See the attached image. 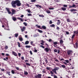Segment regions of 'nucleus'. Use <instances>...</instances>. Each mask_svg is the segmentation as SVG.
<instances>
[{"label":"nucleus","instance_id":"nucleus-51","mask_svg":"<svg viewBox=\"0 0 78 78\" xmlns=\"http://www.w3.org/2000/svg\"><path fill=\"white\" fill-rule=\"evenodd\" d=\"M16 70H19V68L18 67H16Z\"/></svg>","mask_w":78,"mask_h":78},{"label":"nucleus","instance_id":"nucleus-52","mask_svg":"<svg viewBox=\"0 0 78 78\" xmlns=\"http://www.w3.org/2000/svg\"><path fill=\"white\" fill-rule=\"evenodd\" d=\"M66 62H67V63H69V61L68 60H65Z\"/></svg>","mask_w":78,"mask_h":78},{"label":"nucleus","instance_id":"nucleus-1","mask_svg":"<svg viewBox=\"0 0 78 78\" xmlns=\"http://www.w3.org/2000/svg\"><path fill=\"white\" fill-rule=\"evenodd\" d=\"M16 5L17 6H20L21 5V3H20V2L19 0H16V1L13 0L11 2V5L13 8H16Z\"/></svg>","mask_w":78,"mask_h":78},{"label":"nucleus","instance_id":"nucleus-37","mask_svg":"<svg viewBox=\"0 0 78 78\" xmlns=\"http://www.w3.org/2000/svg\"><path fill=\"white\" fill-rule=\"evenodd\" d=\"M23 24H24L25 26H27V23L25 22H24Z\"/></svg>","mask_w":78,"mask_h":78},{"label":"nucleus","instance_id":"nucleus-35","mask_svg":"<svg viewBox=\"0 0 78 78\" xmlns=\"http://www.w3.org/2000/svg\"><path fill=\"white\" fill-rule=\"evenodd\" d=\"M26 64L27 65V66H31V65H30V64L28 63H26Z\"/></svg>","mask_w":78,"mask_h":78},{"label":"nucleus","instance_id":"nucleus-23","mask_svg":"<svg viewBox=\"0 0 78 78\" xmlns=\"http://www.w3.org/2000/svg\"><path fill=\"white\" fill-rule=\"evenodd\" d=\"M19 40L20 41H23V38L22 37L19 38Z\"/></svg>","mask_w":78,"mask_h":78},{"label":"nucleus","instance_id":"nucleus-10","mask_svg":"<svg viewBox=\"0 0 78 78\" xmlns=\"http://www.w3.org/2000/svg\"><path fill=\"white\" fill-rule=\"evenodd\" d=\"M12 53L14 55V56H17V54L15 51H12Z\"/></svg>","mask_w":78,"mask_h":78},{"label":"nucleus","instance_id":"nucleus-12","mask_svg":"<svg viewBox=\"0 0 78 78\" xmlns=\"http://www.w3.org/2000/svg\"><path fill=\"white\" fill-rule=\"evenodd\" d=\"M58 22L57 23V25H60V23H61V21L59 20H57Z\"/></svg>","mask_w":78,"mask_h":78},{"label":"nucleus","instance_id":"nucleus-62","mask_svg":"<svg viewBox=\"0 0 78 78\" xmlns=\"http://www.w3.org/2000/svg\"><path fill=\"white\" fill-rule=\"evenodd\" d=\"M46 69H47V70H50V68L48 67H47L46 68Z\"/></svg>","mask_w":78,"mask_h":78},{"label":"nucleus","instance_id":"nucleus-3","mask_svg":"<svg viewBox=\"0 0 78 78\" xmlns=\"http://www.w3.org/2000/svg\"><path fill=\"white\" fill-rule=\"evenodd\" d=\"M36 78H41V76H42V75L41 74H38L37 75H36L35 76Z\"/></svg>","mask_w":78,"mask_h":78},{"label":"nucleus","instance_id":"nucleus-40","mask_svg":"<svg viewBox=\"0 0 78 78\" xmlns=\"http://www.w3.org/2000/svg\"><path fill=\"white\" fill-rule=\"evenodd\" d=\"M31 2H35L36 1V0H31Z\"/></svg>","mask_w":78,"mask_h":78},{"label":"nucleus","instance_id":"nucleus-21","mask_svg":"<svg viewBox=\"0 0 78 78\" xmlns=\"http://www.w3.org/2000/svg\"><path fill=\"white\" fill-rule=\"evenodd\" d=\"M62 9L63 11H66V8L64 7H62Z\"/></svg>","mask_w":78,"mask_h":78},{"label":"nucleus","instance_id":"nucleus-56","mask_svg":"<svg viewBox=\"0 0 78 78\" xmlns=\"http://www.w3.org/2000/svg\"><path fill=\"white\" fill-rule=\"evenodd\" d=\"M30 44H31V45H32L33 44V41H31L30 42Z\"/></svg>","mask_w":78,"mask_h":78},{"label":"nucleus","instance_id":"nucleus-64","mask_svg":"<svg viewBox=\"0 0 78 78\" xmlns=\"http://www.w3.org/2000/svg\"><path fill=\"white\" fill-rule=\"evenodd\" d=\"M45 62H46V63H47L48 62L47 61V59H46L45 60Z\"/></svg>","mask_w":78,"mask_h":78},{"label":"nucleus","instance_id":"nucleus-16","mask_svg":"<svg viewBox=\"0 0 78 78\" xmlns=\"http://www.w3.org/2000/svg\"><path fill=\"white\" fill-rule=\"evenodd\" d=\"M12 19H13V21H16V20H17V19H16V18L13 17H12Z\"/></svg>","mask_w":78,"mask_h":78},{"label":"nucleus","instance_id":"nucleus-53","mask_svg":"<svg viewBox=\"0 0 78 78\" xmlns=\"http://www.w3.org/2000/svg\"><path fill=\"white\" fill-rule=\"evenodd\" d=\"M27 12H29V13H30V12H31V11H30V10H27Z\"/></svg>","mask_w":78,"mask_h":78},{"label":"nucleus","instance_id":"nucleus-32","mask_svg":"<svg viewBox=\"0 0 78 78\" xmlns=\"http://www.w3.org/2000/svg\"><path fill=\"white\" fill-rule=\"evenodd\" d=\"M11 72L12 74H14L15 73V72L14 71V70H12L11 71Z\"/></svg>","mask_w":78,"mask_h":78},{"label":"nucleus","instance_id":"nucleus-18","mask_svg":"<svg viewBox=\"0 0 78 78\" xmlns=\"http://www.w3.org/2000/svg\"><path fill=\"white\" fill-rule=\"evenodd\" d=\"M29 44V41H26L25 42V44L26 45H27Z\"/></svg>","mask_w":78,"mask_h":78},{"label":"nucleus","instance_id":"nucleus-38","mask_svg":"<svg viewBox=\"0 0 78 78\" xmlns=\"http://www.w3.org/2000/svg\"><path fill=\"white\" fill-rule=\"evenodd\" d=\"M66 21L67 22H70V20L69 19H67L66 20Z\"/></svg>","mask_w":78,"mask_h":78},{"label":"nucleus","instance_id":"nucleus-25","mask_svg":"<svg viewBox=\"0 0 78 78\" xmlns=\"http://www.w3.org/2000/svg\"><path fill=\"white\" fill-rule=\"evenodd\" d=\"M61 66L62 68H65L66 67V66L64 65H61Z\"/></svg>","mask_w":78,"mask_h":78},{"label":"nucleus","instance_id":"nucleus-9","mask_svg":"<svg viewBox=\"0 0 78 78\" xmlns=\"http://www.w3.org/2000/svg\"><path fill=\"white\" fill-rule=\"evenodd\" d=\"M17 19L19 20H20L21 22H23V20L22 18H21L20 17H18L17 18Z\"/></svg>","mask_w":78,"mask_h":78},{"label":"nucleus","instance_id":"nucleus-34","mask_svg":"<svg viewBox=\"0 0 78 78\" xmlns=\"http://www.w3.org/2000/svg\"><path fill=\"white\" fill-rule=\"evenodd\" d=\"M48 41L49 42H53V40L51 39H49L48 40Z\"/></svg>","mask_w":78,"mask_h":78},{"label":"nucleus","instance_id":"nucleus-11","mask_svg":"<svg viewBox=\"0 0 78 78\" xmlns=\"http://www.w3.org/2000/svg\"><path fill=\"white\" fill-rule=\"evenodd\" d=\"M25 27H23V28L21 29V30L22 31V32H23V31H25Z\"/></svg>","mask_w":78,"mask_h":78},{"label":"nucleus","instance_id":"nucleus-24","mask_svg":"<svg viewBox=\"0 0 78 78\" xmlns=\"http://www.w3.org/2000/svg\"><path fill=\"white\" fill-rule=\"evenodd\" d=\"M46 12L48 14H50V13H51L50 11L49 10H47Z\"/></svg>","mask_w":78,"mask_h":78},{"label":"nucleus","instance_id":"nucleus-50","mask_svg":"<svg viewBox=\"0 0 78 78\" xmlns=\"http://www.w3.org/2000/svg\"><path fill=\"white\" fill-rule=\"evenodd\" d=\"M75 6H76V5L75 4H73V8H75Z\"/></svg>","mask_w":78,"mask_h":78},{"label":"nucleus","instance_id":"nucleus-30","mask_svg":"<svg viewBox=\"0 0 78 78\" xmlns=\"http://www.w3.org/2000/svg\"><path fill=\"white\" fill-rule=\"evenodd\" d=\"M54 69L55 70H59V68L58 67H55Z\"/></svg>","mask_w":78,"mask_h":78},{"label":"nucleus","instance_id":"nucleus-31","mask_svg":"<svg viewBox=\"0 0 78 78\" xmlns=\"http://www.w3.org/2000/svg\"><path fill=\"white\" fill-rule=\"evenodd\" d=\"M39 16L40 17H44V15H39Z\"/></svg>","mask_w":78,"mask_h":78},{"label":"nucleus","instance_id":"nucleus-48","mask_svg":"<svg viewBox=\"0 0 78 78\" xmlns=\"http://www.w3.org/2000/svg\"><path fill=\"white\" fill-rule=\"evenodd\" d=\"M8 46H6L5 47V49H8Z\"/></svg>","mask_w":78,"mask_h":78},{"label":"nucleus","instance_id":"nucleus-7","mask_svg":"<svg viewBox=\"0 0 78 78\" xmlns=\"http://www.w3.org/2000/svg\"><path fill=\"white\" fill-rule=\"evenodd\" d=\"M5 9L6 10L7 12H8L9 14H11V12L10 11V9H9V8H5Z\"/></svg>","mask_w":78,"mask_h":78},{"label":"nucleus","instance_id":"nucleus-61","mask_svg":"<svg viewBox=\"0 0 78 78\" xmlns=\"http://www.w3.org/2000/svg\"><path fill=\"white\" fill-rule=\"evenodd\" d=\"M6 55L7 56H9V55L8 54H6Z\"/></svg>","mask_w":78,"mask_h":78},{"label":"nucleus","instance_id":"nucleus-15","mask_svg":"<svg viewBox=\"0 0 78 78\" xmlns=\"http://www.w3.org/2000/svg\"><path fill=\"white\" fill-rule=\"evenodd\" d=\"M42 28H43V29H44V30H46L47 28V27H45V26H42Z\"/></svg>","mask_w":78,"mask_h":78},{"label":"nucleus","instance_id":"nucleus-49","mask_svg":"<svg viewBox=\"0 0 78 78\" xmlns=\"http://www.w3.org/2000/svg\"><path fill=\"white\" fill-rule=\"evenodd\" d=\"M34 52L36 53V52H37V50L36 49H35Z\"/></svg>","mask_w":78,"mask_h":78},{"label":"nucleus","instance_id":"nucleus-44","mask_svg":"<svg viewBox=\"0 0 78 78\" xmlns=\"http://www.w3.org/2000/svg\"><path fill=\"white\" fill-rule=\"evenodd\" d=\"M40 47H42V48H45V47L43 45H40Z\"/></svg>","mask_w":78,"mask_h":78},{"label":"nucleus","instance_id":"nucleus-39","mask_svg":"<svg viewBox=\"0 0 78 78\" xmlns=\"http://www.w3.org/2000/svg\"><path fill=\"white\" fill-rule=\"evenodd\" d=\"M60 42L61 44H62V43H63V41H62V40H60Z\"/></svg>","mask_w":78,"mask_h":78},{"label":"nucleus","instance_id":"nucleus-19","mask_svg":"<svg viewBox=\"0 0 78 78\" xmlns=\"http://www.w3.org/2000/svg\"><path fill=\"white\" fill-rule=\"evenodd\" d=\"M17 44H18V45L19 47H20V42H18Z\"/></svg>","mask_w":78,"mask_h":78},{"label":"nucleus","instance_id":"nucleus-28","mask_svg":"<svg viewBox=\"0 0 78 78\" xmlns=\"http://www.w3.org/2000/svg\"><path fill=\"white\" fill-rule=\"evenodd\" d=\"M28 73L27 72L25 71L24 72V75H28Z\"/></svg>","mask_w":78,"mask_h":78},{"label":"nucleus","instance_id":"nucleus-57","mask_svg":"<svg viewBox=\"0 0 78 78\" xmlns=\"http://www.w3.org/2000/svg\"><path fill=\"white\" fill-rule=\"evenodd\" d=\"M50 73H51V74H54V73L52 71H51Z\"/></svg>","mask_w":78,"mask_h":78},{"label":"nucleus","instance_id":"nucleus-43","mask_svg":"<svg viewBox=\"0 0 78 78\" xmlns=\"http://www.w3.org/2000/svg\"><path fill=\"white\" fill-rule=\"evenodd\" d=\"M28 16H32V14L31 13H29L28 14Z\"/></svg>","mask_w":78,"mask_h":78},{"label":"nucleus","instance_id":"nucleus-20","mask_svg":"<svg viewBox=\"0 0 78 78\" xmlns=\"http://www.w3.org/2000/svg\"><path fill=\"white\" fill-rule=\"evenodd\" d=\"M25 47L26 48H31V46L30 45H26Z\"/></svg>","mask_w":78,"mask_h":78},{"label":"nucleus","instance_id":"nucleus-17","mask_svg":"<svg viewBox=\"0 0 78 78\" xmlns=\"http://www.w3.org/2000/svg\"><path fill=\"white\" fill-rule=\"evenodd\" d=\"M52 71H53V72L54 73H56V74L57 73H56V70L55 69H53L52 70Z\"/></svg>","mask_w":78,"mask_h":78},{"label":"nucleus","instance_id":"nucleus-45","mask_svg":"<svg viewBox=\"0 0 78 78\" xmlns=\"http://www.w3.org/2000/svg\"><path fill=\"white\" fill-rule=\"evenodd\" d=\"M30 55H33V53L32 52V51H30Z\"/></svg>","mask_w":78,"mask_h":78},{"label":"nucleus","instance_id":"nucleus-55","mask_svg":"<svg viewBox=\"0 0 78 78\" xmlns=\"http://www.w3.org/2000/svg\"><path fill=\"white\" fill-rule=\"evenodd\" d=\"M54 9V8H49V9L51 10V9Z\"/></svg>","mask_w":78,"mask_h":78},{"label":"nucleus","instance_id":"nucleus-8","mask_svg":"<svg viewBox=\"0 0 78 78\" xmlns=\"http://www.w3.org/2000/svg\"><path fill=\"white\" fill-rule=\"evenodd\" d=\"M68 55H69L71 54V53H72V51L71 50H69L67 52Z\"/></svg>","mask_w":78,"mask_h":78},{"label":"nucleus","instance_id":"nucleus-14","mask_svg":"<svg viewBox=\"0 0 78 78\" xmlns=\"http://www.w3.org/2000/svg\"><path fill=\"white\" fill-rule=\"evenodd\" d=\"M36 27H37L38 28L41 29V30H42V28L41 27V26H38V25L37 24L36 25Z\"/></svg>","mask_w":78,"mask_h":78},{"label":"nucleus","instance_id":"nucleus-13","mask_svg":"<svg viewBox=\"0 0 78 78\" xmlns=\"http://www.w3.org/2000/svg\"><path fill=\"white\" fill-rule=\"evenodd\" d=\"M12 14H15V12H16V11L14 9H12Z\"/></svg>","mask_w":78,"mask_h":78},{"label":"nucleus","instance_id":"nucleus-4","mask_svg":"<svg viewBox=\"0 0 78 78\" xmlns=\"http://www.w3.org/2000/svg\"><path fill=\"white\" fill-rule=\"evenodd\" d=\"M70 11L71 12H73V14H76V12H75V11H76L77 10L76 9H71Z\"/></svg>","mask_w":78,"mask_h":78},{"label":"nucleus","instance_id":"nucleus-36","mask_svg":"<svg viewBox=\"0 0 78 78\" xmlns=\"http://www.w3.org/2000/svg\"><path fill=\"white\" fill-rule=\"evenodd\" d=\"M56 48H59V50H61V48H60V47L59 46H57L56 47Z\"/></svg>","mask_w":78,"mask_h":78},{"label":"nucleus","instance_id":"nucleus-6","mask_svg":"<svg viewBox=\"0 0 78 78\" xmlns=\"http://www.w3.org/2000/svg\"><path fill=\"white\" fill-rule=\"evenodd\" d=\"M74 47L75 48H78V44L77 42L75 43V45H74Z\"/></svg>","mask_w":78,"mask_h":78},{"label":"nucleus","instance_id":"nucleus-46","mask_svg":"<svg viewBox=\"0 0 78 78\" xmlns=\"http://www.w3.org/2000/svg\"><path fill=\"white\" fill-rule=\"evenodd\" d=\"M56 30H59V27H57L56 28Z\"/></svg>","mask_w":78,"mask_h":78},{"label":"nucleus","instance_id":"nucleus-26","mask_svg":"<svg viewBox=\"0 0 78 78\" xmlns=\"http://www.w3.org/2000/svg\"><path fill=\"white\" fill-rule=\"evenodd\" d=\"M38 32H39V33H43V32L42 31L39 30V29H38Z\"/></svg>","mask_w":78,"mask_h":78},{"label":"nucleus","instance_id":"nucleus-59","mask_svg":"<svg viewBox=\"0 0 78 78\" xmlns=\"http://www.w3.org/2000/svg\"><path fill=\"white\" fill-rule=\"evenodd\" d=\"M18 56H21V54H20V53H19Z\"/></svg>","mask_w":78,"mask_h":78},{"label":"nucleus","instance_id":"nucleus-58","mask_svg":"<svg viewBox=\"0 0 78 78\" xmlns=\"http://www.w3.org/2000/svg\"><path fill=\"white\" fill-rule=\"evenodd\" d=\"M63 6L64 7H67V5H63Z\"/></svg>","mask_w":78,"mask_h":78},{"label":"nucleus","instance_id":"nucleus-63","mask_svg":"<svg viewBox=\"0 0 78 78\" xmlns=\"http://www.w3.org/2000/svg\"><path fill=\"white\" fill-rule=\"evenodd\" d=\"M54 78H58V77H57V76L56 75L54 76Z\"/></svg>","mask_w":78,"mask_h":78},{"label":"nucleus","instance_id":"nucleus-54","mask_svg":"<svg viewBox=\"0 0 78 78\" xmlns=\"http://www.w3.org/2000/svg\"><path fill=\"white\" fill-rule=\"evenodd\" d=\"M21 59H22L23 60H24V57L23 56H22L21 57Z\"/></svg>","mask_w":78,"mask_h":78},{"label":"nucleus","instance_id":"nucleus-22","mask_svg":"<svg viewBox=\"0 0 78 78\" xmlns=\"http://www.w3.org/2000/svg\"><path fill=\"white\" fill-rule=\"evenodd\" d=\"M50 27H55V25L54 24H52L50 25Z\"/></svg>","mask_w":78,"mask_h":78},{"label":"nucleus","instance_id":"nucleus-2","mask_svg":"<svg viewBox=\"0 0 78 78\" xmlns=\"http://www.w3.org/2000/svg\"><path fill=\"white\" fill-rule=\"evenodd\" d=\"M44 50H45L46 53H48V51H49V52H51V48H46L44 49Z\"/></svg>","mask_w":78,"mask_h":78},{"label":"nucleus","instance_id":"nucleus-42","mask_svg":"<svg viewBox=\"0 0 78 78\" xmlns=\"http://www.w3.org/2000/svg\"><path fill=\"white\" fill-rule=\"evenodd\" d=\"M7 74H8V75L9 76H11V74H10V72H8L7 73Z\"/></svg>","mask_w":78,"mask_h":78},{"label":"nucleus","instance_id":"nucleus-41","mask_svg":"<svg viewBox=\"0 0 78 78\" xmlns=\"http://www.w3.org/2000/svg\"><path fill=\"white\" fill-rule=\"evenodd\" d=\"M53 23V22H52V21L51 20H50L49 23V24H52V23Z\"/></svg>","mask_w":78,"mask_h":78},{"label":"nucleus","instance_id":"nucleus-29","mask_svg":"<svg viewBox=\"0 0 78 78\" xmlns=\"http://www.w3.org/2000/svg\"><path fill=\"white\" fill-rule=\"evenodd\" d=\"M15 37H17L19 35V34H15Z\"/></svg>","mask_w":78,"mask_h":78},{"label":"nucleus","instance_id":"nucleus-5","mask_svg":"<svg viewBox=\"0 0 78 78\" xmlns=\"http://www.w3.org/2000/svg\"><path fill=\"white\" fill-rule=\"evenodd\" d=\"M37 8L40 9L41 8H42V6L41 5H35Z\"/></svg>","mask_w":78,"mask_h":78},{"label":"nucleus","instance_id":"nucleus-33","mask_svg":"<svg viewBox=\"0 0 78 78\" xmlns=\"http://www.w3.org/2000/svg\"><path fill=\"white\" fill-rule=\"evenodd\" d=\"M58 44V43L56 41L53 42V44H54V45H56V44Z\"/></svg>","mask_w":78,"mask_h":78},{"label":"nucleus","instance_id":"nucleus-60","mask_svg":"<svg viewBox=\"0 0 78 78\" xmlns=\"http://www.w3.org/2000/svg\"><path fill=\"white\" fill-rule=\"evenodd\" d=\"M66 34H69V32H66Z\"/></svg>","mask_w":78,"mask_h":78},{"label":"nucleus","instance_id":"nucleus-47","mask_svg":"<svg viewBox=\"0 0 78 78\" xmlns=\"http://www.w3.org/2000/svg\"><path fill=\"white\" fill-rule=\"evenodd\" d=\"M54 51H55V53H56V52H57V49H54Z\"/></svg>","mask_w":78,"mask_h":78},{"label":"nucleus","instance_id":"nucleus-27","mask_svg":"<svg viewBox=\"0 0 78 78\" xmlns=\"http://www.w3.org/2000/svg\"><path fill=\"white\" fill-rule=\"evenodd\" d=\"M75 34H73V35L72 36V37H71L72 40V39L74 38V37H75Z\"/></svg>","mask_w":78,"mask_h":78}]
</instances>
